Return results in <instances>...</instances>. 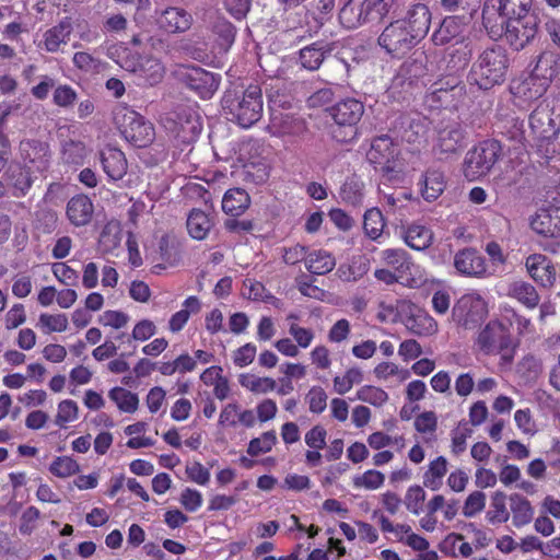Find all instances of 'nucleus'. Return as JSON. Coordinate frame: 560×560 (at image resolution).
Returning a JSON list of instances; mask_svg holds the SVG:
<instances>
[{
	"mask_svg": "<svg viewBox=\"0 0 560 560\" xmlns=\"http://www.w3.org/2000/svg\"><path fill=\"white\" fill-rule=\"evenodd\" d=\"M385 265L392 267L401 280L410 287H419L427 281L419 266L411 261L409 254L402 248H388L381 253Z\"/></svg>",
	"mask_w": 560,
	"mask_h": 560,
	"instance_id": "1a4fd4ad",
	"label": "nucleus"
},
{
	"mask_svg": "<svg viewBox=\"0 0 560 560\" xmlns=\"http://www.w3.org/2000/svg\"><path fill=\"white\" fill-rule=\"evenodd\" d=\"M456 271L465 277L483 278L488 276L485 257L475 248L458 250L454 256Z\"/></svg>",
	"mask_w": 560,
	"mask_h": 560,
	"instance_id": "ddd939ff",
	"label": "nucleus"
},
{
	"mask_svg": "<svg viewBox=\"0 0 560 560\" xmlns=\"http://www.w3.org/2000/svg\"><path fill=\"white\" fill-rule=\"evenodd\" d=\"M404 20L406 21L407 28L417 39L421 40L429 32L431 12L425 4L416 3L407 11Z\"/></svg>",
	"mask_w": 560,
	"mask_h": 560,
	"instance_id": "412c9836",
	"label": "nucleus"
},
{
	"mask_svg": "<svg viewBox=\"0 0 560 560\" xmlns=\"http://www.w3.org/2000/svg\"><path fill=\"white\" fill-rule=\"evenodd\" d=\"M88 155L85 144L79 140H65L61 145V159L67 164L81 165Z\"/></svg>",
	"mask_w": 560,
	"mask_h": 560,
	"instance_id": "58836bf2",
	"label": "nucleus"
},
{
	"mask_svg": "<svg viewBox=\"0 0 560 560\" xmlns=\"http://www.w3.org/2000/svg\"><path fill=\"white\" fill-rule=\"evenodd\" d=\"M327 431L322 425H315L305 434V443L313 450H323L326 446Z\"/></svg>",
	"mask_w": 560,
	"mask_h": 560,
	"instance_id": "774afa93",
	"label": "nucleus"
},
{
	"mask_svg": "<svg viewBox=\"0 0 560 560\" xmlns=\"http://www.w3.org/2000/svg\"><path fill=\"white\" fill-rule=\"evenodd\" d=\"M240 383L253 393L266 394L276 388V381L271 377H258L255 375H241Z\"/></svg>",
	"mask_w": 560,
	"mask_h": 560,
	"instance_id": "49530a36",
	"label": "nucleus"
},
{
	"mask_svg": "<svg viewBox=\"0 0 560 560\" xmlns=\"http://www.w3.org/2000/svg\"><path fill=\"white\" fill-rule=\"evenodd\" d=\"M510 502L511 511L513 513V524L516 527H522L530 523L534 511L529 501L515 493L510 497Z\"/></svg>",
	"mask_w": 560,
	"mask_h": 560,
	"instance_id": "4c0bfd02",
	"label": "nucleus"
},
{
	"mask_svg": "<svg viewBox=\"0 0 560 560\" xmlns=\"http://www.w3.org/2000/svg\"><path fill=\"white\" fill-rule=\"evenodd\" d=\"M289 334L294 338L295 345L303 349L308 348L314 339V331L312 329L301 327L295 323L290 324Z\"/></svg>",
	"mask_w": 560,
	"mask_h": 560,
	"instance_id": "338daca9",
	"label": "nucleus"
},
{
	"mask_svg": "<svg viewBox=\"0 0 560 560\" xmlns=\"http://www.w3.org/2000/svg\"><path fill=\"white\" fill-rule=\"evenodd\" d=\"M366 20H370L368 15L365 2L358 3L349 0L339 12V21L347 28H355Z\"/></svg>",
	"mask_w": 560,
	"mask_h": 560,
	"instance_id": "7c9ffc66",
	"label": "nucleus"
},
{
	"mask_svg": "<svg viewBox=\"0 0 560 560\" xmlns=\"http://www.w3.org/2000/svg\"><path fill=\"white\" fill-rule=\"evenodd\" d=\"M93 212V203L85 195L73 196L67 203V218L74 226L86 225L91 221Z\"/></svg>",
	"mask_w": 560,
	"mask_h": 560,
	"instance_id": "4be33fe9",
	"label": "nucleus"
},
{
	"mask_svg": "<svg viewBox=\"0 0 560 560\" xmlns=\"http://www.w3.org/2000/svg\"><path fill=\"white\" fill-rule=\"evenodd\" d=\"M327 398L326 392L319 386H313L305 397L313 413H322L326 409Z\"/></svg>",
	"mask_w": 560,
	"mask_h": 560,
	"instance_id": "4d7b16f0",
	"label": "nucleus"
},
{
	"mask_svg": "<svg viewBox=\"0 0 560 560\" xmlns=\"http://www.w3.org/2000/svg\"><path fill=\"white\" fill-rule=\"evenodd\" d=\"M425 500V491L420 486L410 487L405 495L406 508L415 515H419Z\"/></svg>",
	"mask_w": 560,
	"mask_h": 560,
	"instance_id": "6e6d98bb",
	"label": "nucleus"
},
{
	"mask_svg": "<svg viewBox=\"0 0 560 560\" xmlns=\"http://www.w3.org/2000/svg\"><path fill=\"white\" fill-rule=\"evenodd\" d=\"M446 472L447 460L444 456H439L430 463L428 470L424 472L423 485L433 491L439 490Z\"/></svg>",
	"mask_w": 560,
	"mask_h": 560,
	"instance_id": "e433bc0d",
	"label": "nucleus"
},
{
	"mask_svg": "<svg viewBox=\"0 0 560 560\" xmlns=\"http://www.w3.org/2000/svg\"><path fill=\"white\" fill-rule=\"evenodd\" d=\"M175 124L178 125L177 137L190 140L201 132V124L196 112L189 108H180L175 113Z\"/></svg>",
	"mask_w": 560,
	"mask_h": 560,
	"instance_id": "cd10ccee",
	"label": "nucleus"
},
{
	"mask_svg": "<svg viewBox=\"0 0 560 560\" xmlns=\"http://www.w3.org/2000/svg\"><path fill=\"white\" fill-rule=\"evenodd\" d=\"M155 20L160 28L171 34L184 33L191 27L192 16L183 8L168 7L155 10Z\"/></svg>",
	"mask_w": 560,
	"mask_h": 560,
	"instance_id": "4468645a",
	"label": "nucleus"
},
{
	"mask_svg": "<svg viewBox=\"0 0 560 560\" xmlns=\"http://www.w3.org/2000/svg\"><path fill=\"white\" fill-rule=\"evenodd\" d=\"M210 28L212 33L218 36L220 45L224 49H228L233 45L236 36V28L224 16L220 14L211 16Z\"/></svg>",
	"mask_w": 560,
	"mask_h": 560,
	"instance_id": "c9c22d12",
	"label": "nucleus"
},
{
	"mask_svg": "<svg viewBox=\"0 0 560 560\" xmlns=\"http://www.w3.org/2000/svg\"><path fill=\"white\" fill-rule=\"evenodd\" d=\"M502 152L498 140H486L466 153L463 172L468 180L487 175L498 162Z\"/></svg>",
	"mask_w": 560,
	"mask_h": 560,
	"instance_id": "39448f33",
	"label": "nucleus"
},
{
	"mask_svg": "<svg viewBox=\"0 0 560 560\" xmlns=\"http://www.w3.org/2000/svg\"><path fill=\"white\" fill-rule=\"evenodd\" d=\"M401 236L406 245L415 250H424L429 248L434 240L432 230L419 223H411L404 228Z\"/></svg>",
	"mask_w": 560,
	"mask_h": 560,
	"instance_id": "393cba45",
	"label": "nucleus"
},
{
	"mask_svg": "<svg viewBox=\"0 0 560 560\" xmlns=\"http://www.w3.org/2000/svg\"><path fill=\"white\" fill-rule=\"evenodd\" d=\"M480 0H440L441 9L450 13L441 23V33L448 27L455 25L457 22L460 24H468L476 12L478 11Z\"/></svg>",
	"mask_w": 560,
	"mask_h": 560,
	"instance_id": "f8f14e48",
	"label": "nucleus"
},
{
	"mask_svg": "<svg viewBox=\"0 0 560 560\" xmlns=\"http://www.w3.org/2000/svg\"><path fill=\"white\" fill-rule=\"evenodd\" d=\"M73 32L71 18H63L58 24L48 28L43 34L42 47L47 52H57L62 45H67Z\"/></svg>",
	"mask_w": 560,
	"mask_h": 560,
	"instance_id": "6ab92c4d",
	"label": "nucleus"
},
{
	"mask_svg": "<svg viewBox=\"0 0 560 560\" xmlns=\"http://www.w3.org/2000/svg\"><path fill=\"white\" fill-rule=\"evenodd\" d=\"M506 495L502 491L493 493L491 499V509L487 512V520L491 524L505 523L510 514L505 506Z\"/></svg>",
	"mask_w": 560,
	"mask_h": 560,
	"instance_id": "c03bdc74",
	"label": "nucleus"
},
{
	"mask_svg": "<svg viewBox=\"0 0 560 560\" xmlns=\"http://www.w3.org/2000/svg\"><path fill=\"white\" fill-rule=\"evenodd\" d=\"M420 186L423 199L429 202L434 201L445 189L444 174L438 170H428Z\"/></svg>",
	"mask_w": 560,
	"mask_h": 560,
	"instance_id": "c756f323",
	"label": "nucleus"
},
{
	"mask_svg": "<svg viewBox=\"0 0 560 560\" xmlns=\"http://www.w3.org/2000/svg\"><path fill=\"white\" fill-rule=\"evenodd\" d=\"M532 131L540 140H552L560 131L559 122L552 117L548 105L537 106L529 116Z\"/></svg>",
	"mask_w": 560,
	"mask_h": 560,
	"instance_id": "2eb2a0df",
	"label": "nucleus"
},
{
	"mask_svg": "<svg viewBox=\"0 0 560 560\" xmlns=\"http://www.w3.org/2000/svg\"><path fill=\"white\" fill-rule=\"evenodd\" d=\"M38 326L44 330L45 334L54 331L62 332L68 328V317L66 314H40L38 319Z\"/></svg>",
	"mask_w": 560,
	"mask_h": 560,
	"instance_id": "09e8293b",
	"label": "nucleus"
},
{
	"mask_svg": "<svg viewBox=\"0 0 560 560\" xmlns=\"http://www.w3.org/2000/svg\"><path fill=\"white\" fill-rule=\"evenodd\" d=\"M397 155V148L392 139L382 136L372 141L371 149L368 152V159L371 163L382 166L385 171H392L394 166L390 163Z\"/></svg>",
	"mask_w": 560,
	"mask_h": 560,
	"instance_id": "aec40b11",
	"label": "nucleus"
},
{
	"mask_svg": "<svg viewBox=\"0 0 560 560\" xmlns=\"http://www.w3.org/2000/svg\"><path fill=\"white\" fill-rule=\"evenodd\" d=\"M486 505V494L481 491L471 492L464 504L463 514L466 517H472L477 513L481 512Z\"/></svg>",
	"mask_w": 560,
	"mask_h": 560,
	"instance_id": "052dcab7",
	"label": "nucleus"
},
{
	"mask_svg": "<svg viewBox=\"0 0 560 560\" xmlns=\"http://www.w3.org/2000/svg\"><path fill=\"white\" fill-rule=\"evenodd\" d=\"M506 295L529 310L537 307L540 302V295L535 285L523 279L512 280L508 284Z\"/></svg>",
	"mask_w": 560,
	"mask_h": 560,
	"instance_id": "5701e85b",
	"label": "nucleus"
},
{
	"mask_svg": "<svg viewBox=\"0 0 560 560\" xmlns=\"http://www.w3.org/2000/svg\"><path fill=\"white\" fill-rule=\"evenodd\" d=\"M226 119L242 128H250L262 116V94L258 85H249L245 90H228L221 101Z\"/></svg>",
	"mask_w": 560,
	"mask_h": 560,
	"instance_id": "f03ea898",
	"label": "nucleus"
},
{
	"mask_svg": "<svg viewBox=\"0 0 560 560\" xmlns=\"http://www.w3.org/2000/svg\"><path fill=\"white\" fill-rule=\"evenodd\" d=\"M78 418V405L71 399L62 400L58 406L56 424L62 427L65 423L72 422Z\"/></svg>",
	"mask_w": 560,
	"mask_h": 560,
	"instance_id": "bf43d9fd",
	"label": "nucleus"
},
{
	"mask_svg": "<svg viewBox=\"0 0 560 560\" xmlns=\"http://www.w3.org/2000/svg\"><path fill=\"white\" fill-rule=\"evenodd\" d=\"M472 434V430L467 425L466 422H459L458 425L452 430V453L459 455L465 452L467 444L466 441Z\"/></svg>",
	"mask_w": 560,
	"mask_h": 560,
	"instance_id": "864d4df0",
	"label": "nucleus"
},
{
	"mask_svg": "<svg viewBox=\"0 0 560 560\" xmlns=\"http://www.w3.org/2000/svg\"><path fill=\"white\" fill-rule=\"evenodd\" d=\"M525 269L529 278L540 288L550 289L557 280V269L552 260L540 253L525 258Z\"/></svg>",
	"mask_w": 560,
	"mask_h": 560,
	"instance_id": "9b49d317",
	"label": "nucleus"
},
{
	"mask_svg": "<svg viewBox=\"0 0 560 560\" xmlns=\"http://www.w3.org/2000/svg\"><path fill=\"white\" fill-rule=\"evenodd\" d=\"M271 129H276L273 135H291L295 132L294 119L289 115L273 114L271 117Z\"/></svg>",
	"mask_w": 560,
	"mask_h": 560,
	"instance_id": "0e129e2a",
	"label": "nucleus"
},
{
	"mask_svg": "<svg viewBox=\"0 0 560 560\" xmlns=\"http://www.w3.org/2000/svg\"><path fill=\"white\" fill-rule=\"evenodd\" d=\"M34 171L31 166L23 165L19 162H12L4 173V178L11 194L15 198L24 197L31 189L34 177Z\"/></svg>",
	"mask_w": 560,
	"mask_h": 560,
	"instance_id": "f3484780",
	"label": "nucleus"
},
{
	"mask_svg": "<svg viewBox=\"0 0 560 560\" xmlns=\"http://www.w3.org/2000/svg\"><path fill=\"white\" fill-rule=\"evenodd\" d=\"M212 228L208 214L200 209H192L187 218V230L195 240H205Z\"/></svg>",
	"mask_w": 560,
	"mask_h": 560,
	"instance_id": "f704fd0d",
	"label": "nucleus"
},
{
	"mask_svg": "<svg viewBox=\"0 0 560 560\" xmlns=\"http://www.w3.org/2000/svg\"><path fill=\"white\" fill-rule=\"evenodd\" d=\"M420 40L407 28L405 20L390 22L381 33L377 43L393 58H401Z\"/></svg>",
	"mask_w": 560,
	"mask_h": 560,
	"instance_id": "0eeeda50",
	"label": "nucleus"
},
{
	"mask_svg": "<svg viewBox=\"0 0 560 560\" xmlns=\"http://www.w3.org/2000/svg\"><path fill=\"white\" fill-rule=\"evenodd\" d=\"M433 150L441 159H448L459 153L466 145V132L456 120H441L435 127Z\"/></svg>",
	"mask_w": 560,
	"mask_h": 560,
	"instance_id": "6e6552de",
	"label": "nucleus"
},
{
	"mask_svg": "<svg viewBox=\"0 0 560 560\" xmlns=\"http://www.w3.org/2000/svg\"><path fill=\"white\" fill-rule=\"evenodd\" d=\"M406 327L418 336H432L438 331L436 320L424 310H416L406 319Z\"/></svg>",
	"mask_w": 560,
	"mask_h": 560,
	"instance_id": "c85d7f7f",
	"label": "nucleus"
},
{
	"mask_svg": "<svg viewBox=\"0 0 560 560\" xmlns=\"http://www.w3.org/2000/svg\"><path fill=\"white\" fill-rule=\"evenodd\" d=\"M277 443V434L273 430L264 432L260 436L250 440L247 453L250 456H258L260 454L270 452Z\"/></svg>",
	"mask_w": 560,
	"mask_h": 560,
	"instance_id": "a18cd8bd",
	"label": "nucleus"
},
{
	"mask_svg": "<svg viewBox=\"0 0 560 560\" xmlns=\"http://www.w3.org/2000/svg\"><path fill=\"white\" fill-rule=\"evenodd\" d=\"M77 92L70 85H59L54 91V103L63 108L73 106L77 101Z\"/></svg>",
	"mask_w": 560,
	"mask_h": 560,
	"instance_id": "680f3d73",
	"label": "nucleus"
},
{
	"mask_svg": "<svg viewBox=\"0 0 560 560\" xmlns=\"http://www.w3.org/2000/svg\"><path fill=\"white\" fill-rule=\"evenodd\" d=\"M101 162L109 179L119 180L127 172V160L122 151L116 148H106L101 152Z\"/></svg>",
	"mask_w": 560,
	"mask_h": 560,
	"instance_id": "a878e982",
	"label": "nucleus"
},
{
	"mask_svg": "<svg viewBox=\"0 0 560 560\" xmlns=\"http://www.w3.org/2000/svg\"><path fill=\"white\" fill-rule=\"evenodd\" d=\"M124 138L138 148H144L154 140V127L135 110H126L120 124Z\"/></svg>",
	"mask_w": 560,
	"mask_h": 560,
	"instance_id": "9d476101",
	"label": "nucleus"
},
{
	"mask_svg": "<svg viewBox=\"0 0 560 560\" xmlns=\"http://www.w3.org/2000/svg\"><path fill=\"white\" fill-rule=\"evenodd\" d=\"M172 74L176 81L205 100L211 98L220 84L218 75L195 65H177Z\"/></svg>",
	"mask_w": 560,
	"mask_h": 560,
	"instance_id": "423d86ee",
	"label": "nucleus"
},
{
	"mask_svg": "<svg viewBox=\"0 0 560 560\" xmlns=\"http://www.w3.org/2000/svg\"><path fill=\"white\" fill-rule=\"evenodd\" d=\"M479 350L487 355H500L504 363H511L515 347L509 328L500 320H490L477 338Z\"/></svg>",
	"mask_w": 560,
	"mask_h": 560,
	"instance_id": "20e7f679",
	"label": "nucleus"
},
{
	"mask_svg": "<svg viewBox=\"0 0 560 560\" xmlns=\"http://www.w3.org/2000/svg\"><path fill=\"white\" fill-rule=\"evenodd\" d=\"M500 132L508 140L522 143L524 140V124L517 117H512L501 122Z\"/></svg>",
	"mask_w": 560,
	"mask_h": 560,
	"instance_id": "3c124183",
	"label": "nucleus"
},
{
	"mask_svg": "<svg viewBox=\"0 0 560 560\" xmlns=\"http://www.w3.org/2000/svg\"><path fill=\"white\" fill-rule=\"evenodd\" d=\"M329 114L337 125L353 128L364 114V105L361 101L349 97L331 106Z\"/></svg>",
	"mask_w": 560,
	"mask_h": 560,
	"instance_id": "a211bd4d",
	"label": "nucleus"
},
{
	"mask_svg": "<svg viewBox=\"0 0 560 560\" xmlns=\"http://www.w3.org/2000/svg\"><path fill=\"white\" fill-rule=\"evenodd\" d=\"M351 331L350 322L346 318L338 319L329 329L327 338L330 342L340 343L348 339Z\"/></svg>",
	"mask_w": 560,
	"mask_h": 560,
	"instance_id": "69168bd1",
	"label": "nucleus"
},
{
	"mask_svg": "<svg viewBox=\"0 0 560 560\" xmlns=\"http://www.w3.org/2000/svg\"><path fill=\"white\" fill-rule=\"evenodd\" d=\"M357 399L381 407L388 400V394L380 387L365 385L357 390Z\"/></svg>",
	"mask_w": 560,
	"mask_h": 560,
	"instance_id": "8fccbe9b",
	"label": "nucleus"
},
{
	"mask_svg": "<svg viewBox=\"0 0 560 560\" xmlns=\"http://www.w3.org/2000/svg\"><path fill=\"white\" fill-rule=\"evenodd\" d=\"M165 68L160 59L143 56L140 66H138L137 84L154 86L163 80Z\"/></svg>",
	"mask_w": 560,
	"mask_h": 560,
	"instance_id": "b1692460",
	"label": "nucleus"
},
{
	"mask_svg": "<svg viewBox=\"0 0 560 560\" xmlns=\"http://www.w3.org/2000/svg\"><path fill=\"white\" fill-rule=\"evenodd\" d=\"M368 15L370 20H382L398 8V0H366Z\"/></svg>",
	"mask_w": 560,
	"mask_h": 560,
	"instance_id": "de8ad7c7",
	"label": "nucleus"
},
{
	"mask_svg": "<svg viewBox=\"0 0 560 560\" xmlns=\"http://www.w3.org/2000/svg\"><path fill=\"white\" fill-rule=\"evenodd\" d=\"M510 59L502 46L485 49L472 63L468 80L480 90H490L504 82Z\"/></svg>",
	"mask_w": 560,
	"mask_h": 560,
	"instance_id": "7ed1b4c3",
	"label": "nucleus"
},
{
	"mask_svg": "<svg viewBox=\"0 0 560 560\" xmlns=\"http://www.w3.org/2000/svg\"><path fill=\"white\" fill-rule=\"evenodd\" d=\"M296 288L302 295L322 300L325 295V291L313 283V280L308 276H301L295 279Z\"/></svg>",
	"mask_w": 560,
	"mask_h": 560,
	"instance_id": "e2e57ef3",
	"label": "nucleus"
},
{
	"mask_svg": "<svg viewBox=\"0 0 560 560\" xmlns=\"http://www.w3.org/2000/svg\"><path fill=\"white\" fill-rule=\"evenodd\" d=\"M23 165L31 166L34 172H44L49 164V145L38 140H24L20 143Z\"/></svg>",
	"mask_w": 560,
	"mask_h": 560,
	"instance_id": "dca6fc26",
	"label": "nucleus"
},
{
	"mask_svg": "<svg viewBox=\"0 0 560 560\" xmlns=\"http://www.w3.org/2000/svg\"><path fill=\"white\" fill-rule=\"evenodd\" d=\"M385 221L381 210L372 208L364 213L363 229L365 234L376 241L383 233Z\"/></svg>",
	"mask_w": 560,
	"mask_h": 560,
	"instance_id": "a19ab883",
	"label": "nucleus"
},
{
	"mask_svg": "<svg viewBox=\"0 0 560 560\" xmlns=\"http://www.w3.org/2000/svg\"><path fill=\"white\" fill-rule=\"evenodd\" d=\"M250 198L241 188L228 190L222 199V210L232 217H238L249 207Z\"/></svg>",
	"mask_w": 560,
	"mask_h": 560,
	"instance_id": "2f4dec72",
	"label": "nucleus"
},
{
	"mask_svg": "<svg viewBox=\"0 0 560 560\" xmlns=\"http://www.w3.org/2000/svg\"><path fill=\"white\" fill-rule=\"evenodd\" d=\"M501 19L508 42L514 49H523L533 40L538 31V16L533 10V0H488L482 10L486 28L491 32L494 18Z\"/></svg>",
	"mask_w": 560,
	"mask_h": 560,
	"instance_id": "f257e3e1",
	"label": "nucleus"
},
{
	"mask_svg": "<svg viewBox=\"0 0 560 560\" xmlns=\"http://www.w3.org/2000/svg\"><path fill=\"white\" fill-rule=\"evenodd\" d=\"M532 229L544 236H560V209L541 211L530 221Z\"/></svg>",
	"mask_w": 560,
	"mask_h": 560,
	"instance_id": "bb28decb",
	"label": "nucleus"
},
{
	"mask_svg": "<svg viewBox=\"0 0 560 560\" xmlns=\"http://www.w3.org/2000/svg\"><path fill=\"white\" fill-rule=\"evenodd\" d=\"M109 398L116 402L118 409L132 413L138 409L139 399L137 394L122 387H115L109 392Z\"/></svg>",
	"mask_w": 560,
	"mask_h": 560,
	"instance_id": "79ce46f5",
	"label": "nucleus"
},
{
	"mask_svg": "<svg viewBox=\"0 0 560 560\" xmlns=\"http://www.w3.org/2000/svg\"><path fill=\"white\" fill-rule=\"evenodd\" d=\"M385 476L378 470L370 469L362 475L353 477V486L355 488H364L375 490L383 486Z\"/></svg>",
	"mask_w": 560,
	"mask_h": 560,
	"instance_id": "603ef678",
	"label": "nucleus"
},
{
	"mask_svg": "<svg viewBox=\"0 0 560 560\" xmlns=\"http://www.w3.org/2000/svg\"><path fill=\"white\" fill-rule=\"evenodd\" d=\"M558 73L556 57L552 52L545 51L539 57L532 70V75L544 81H551Z\"/></svg>",
	"mask_w": 560,
	"mask_h": 560,
	"instance_id": "ea45409f",
	"label": "nucleus"
},
{
	"mask_svg": "<svg viewBox=\"0 0 560 560\" xmlns=\"http://www.w3.org/2000/svg\"><path fill=\"white\" fill-rule=\"evenodd\" d=\"M383 205L387 213L395 214L399 212L404 214L402 211L407 206V202L411 200V194L405 190H395L390 194L381 191Z\"/></svg>",
	"mask_w": 560,
	"mask_h": 560,
	"instance_id": "37998d69",
	"label": "nucleus"
},
{
	"mask_svg": "<svg viewBox=\"0 0 560 560\" xmlns=\"http://www.w3.org/2000/svg\"><path fill=\"white\" fill-rule=\"evenodd\" d=\"M329 51L328 45L323 42L306 46L300 50L301 66L310 71L317 70Z\"/></svg>",
	"mask_w": 560,
	"mask_h": 560,
	"instance_id": "473e14b6",
	"label": "nucleus"
},
{
	"mask_svg": "<svg viewBox=\"0 0 560 560\" xmlns=\"http://www.w3.org/2000/svg\"><path fill=\"white\" fill-rule=\"evenodd\" d=\"M54 276L63 285L73 287L78 283V272L65 262H55L51 267Z\"/></svg>",
	"mask_w": 560,
	"mask_h": 560,
	"instance_id": "13d9d810",
	"label": "nucleus"
},
{
	"mask_svg": "<svg viewBox=\"0 0 560 560\" xmlns=\"http://www.w3.org/2000/svg\"><path fill=\"white\" fill-rule=\"evenodd\" d=\"M336 266L335 257L326 250L317 249L308 252L305 267L313 275H326Z\"/></svg>",
	"mask_w": 560,
	"mask_h": 560,
	"instance_id": "72a5a7b5",
	"label": "nucleus"
},
{
	"mask_svg": "<svg viewBox=\"0 0 560 560\" xmlns=\"http://www.w3.org/2000/svg\"><path fill=\"white\" fill-rule=\"evenodd\" d=\"M49 470L57 477L67 478L79 471V465L71 457L60 456L51 463Z\"/></svg>",
	"mask_w": 560,
	"mask_h": 560,
	"instance_id": "5fc2aeb1",
	"label": "nucleus"
}]
</instances>
